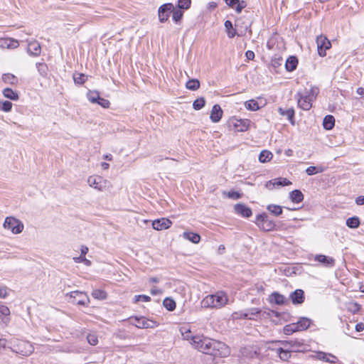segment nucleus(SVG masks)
Masks as SVG:
<instances>
[{
  "instance_id": "8",
  "label": "nucleus",
  "mask_w": 364,
  "mask_h": 364,
  "mask_svg": "<svg viewBox=\"0 0 364 364\" xmlns=\"http://www.w3.org/2000/svg\"><path fill=\"white\" fill-rule=\"evenodd\" d=\"M70 297V302L77 305H85L89 301L88 296L85 293L80 291H74L66 294Z\"/></svg>"
},
{
  "instance_id": "32",
  "label": "nucleus",
  "mask_w": 364,
  "mask_h": 364,
  "mask_svg": "<svg viewBox=\"0 0 364 364\" xmlns=\"http://www.w3.org/2000/svg\"><path fill=\"white\" fill-rule=\"evenodd\" d=\"M3 95L6 98L14 101L18 100L19 98L18 94L16 92H14L12 89L9 87L5 88L3 90Z\"/></svg>"
},
{
  "instance_id": "50",
  "label": "nucleus",
  "mask_w": 364,
  "mask_h": 364,
  "mask_svg": "<svg viewBox=\"0 0 364 364\" xmlns=\"http://www.w3.org/2000/svg\"><path fill=\"white\" fill-rule=\"evenodd\" d=\"M205 104V100L203 97L196 99L193 104V107L196 110L202 109Z\"/></svg>"
},
{
  "instance_id": "61",
  "label": "nucleus",
  "mask_w": 364,
  "mask_h": 364,
  "mask_svg": "<svg viewBox=\"0 0 364 364\" xmlns=\"http://www.w3.org/2000/svg\"><path fill=\"white\" fill-rule=\"evenodd\" d=\"M228 197L233 199H239L241 197V194L238 192L231 191L228 193Z\"/></svg>"
},
{
  "instance_id": "60",
  "label": "nucleus",
  "mask_w": 364,
  "mask_h": 364,
  "mask_svg": "<svg viewBox=\"0 0 364 364\" xmlns=\"http://www.w3.org/2000/svg\"><path fill=\"white\" fill-rule=\"evenodd\" d=\"M282 62V58H274L272 60V65L273 67L277 68L279 65H281Z\"/></svg>"
},
{
  "instance_id": "44",
  "label": "nucleus",
  "mask_w": 364,
  "mask_h": 364,
  "mask_svg": "<svg viewBox=\"0 0 364 364\" xmlns=\"http://www.w3.org/2000/svg\"><path fill=\"white\" fill-rule=\"evenodd\" d=\"M88 100L92 103H96L99 100L100 95L99 92L96 90H89L87 93Z\"/></svg>"
},
{
  "instance_id": "20",
  "label": "nucleus",
  "mask_w": 364,
  "mask_h": 364,
  "mask_svg": "<svg viewBox=\"0 0 364 364\" xmlns=\"http://www.w3.org/2000/svg\"><path fill=\"white\" fill-rule=\"evenodd\" d=\"M304 291L296 289L290 294V299L294 304H301L304 301Z\"/></svg>"
},
{
  "instance_id": "28",
  "label": "nucleus",
  "mask_w": 364,
  "mask_h": 364,
  "mask_svg": "<svg viewBox=\"0 0 364 364\" xmlns=\"http://www.w3.org/2000/svg\"><path fill=\"white\" fill-rule=\"evenodd\" d=\"M207 338L208 337H205L203 335H197L195 336L193 342H191V344L194 348L200 352V346L203 347V342H205V339Z\"/></svg>"
},
{
  "instance_id": "11",
  "label": "nucleus",
  "mask_w": 364,
  "mask_h": 364,
  "mask_svg": "<svg viewBox=\"0 0 364 364\" xmlns=\"http://www.w3.org/2000/svg\"><path fill=\"white\" fill-rule=\"evenodd\" d=\"M291 182L289 181L286 178H277L273 180L269 181L266 183L265 186L269 190H272L274 188H278L279 186H285L291 185Z\"/></svg>"
},
{
  "instance_id": "9",
  "label": "nucleus",
  "mask_w": 364,
  "mask_h": 364,
  "mask_svg": "<svg viewBox=\"0 0 364 364\" xmlns=\"http://www.w3.org/2000/svg\"><path fill=\"white\" fill-rule=\"evenodd\" d=\"M316 42L318 55L321 57L326 56V50L331 46L330 41L326 36L321 35L316 38Z\"/></svg>"
},
{
  "instance_id": "31",
  "label": "nucleus",
  "mask_w": 364,
  "mask_h": 364,
  "mask_svg": "<svg viewBox=\"0 0 364 364\" xmlns=\"http://www.w3.org/2000/svg\"><path fill=\"white\" fill-rule=\"evenodd\" d=\"M335 124V119L332 115H326L323 121V128L326 130H331Z\"/></svg>"
},
{
  "instance_id": "13",
  "label": "nucleus",
  "mask_w": 364,
  "mask_h": 364,
  "mask_svg": "<svg viewBox=\"0 0 364 364\" xmlns=\"http://www.w3.org/2000/svg\"><path fill=\"white\" fill-rule=\"evenodd\" d=\"M314 260L328 268L333 267L336 264V261L333 257L324 255H316L314 256Z\"/></svg>"
},
{
  "instance_id": "51",
  "label": "nucleus",
  "mask_w": 364,
  "mask_h": 364,
  "mask_svg": "<svg viewBox=\"0 0 364 364\" xmlns=\"http://www.w3.org/2000/svg\"><path fill=\"white\" fill-rule=\"evenodd\" d=\"M191 0H178L177 8L187 10L191 7Z\"/></svg>"
},
{
  "instance_id": "45",
  "label": "nucleus",
  "mask_w": 364,
  "mask_h": 364,
  "mask_svg": "<svg viewBox=\"0 0 364 364\" xmlns=\"http://www.w3.org/2000/svg\"><path fill=\"white\" fill-rule=\"evenodd\" d=\"M2 80L6 83L11 85L17 83V79L16 76L11 73L4 74L2 75Z\"/></svg>"
},
{
  "instance_id": "22",
  "label": "nucleus",
  "mask_w": 364,
  "mask_h": 364,
  "mask_svg": "<svg viewBox=\"0 0 364 364\" xmlns=\"http://www.w3.org/2000/svg\"><path fill=\"white\" fill-rule=\"evenodd\" d=\"M19 43L18 41L12 38H1L0 39V46L9 49H14L18 48Z\"/></svg>"
},
{
  "instance_id": "21",
  "label": "nucleus",
  "mask_w": 364,
  "mask_h": 364,
  "mask_svg": "<svg viewBox=\"0 0 364 364\" xmlns=\"http://www.w3.org/2000/svg\"><path fill=\"white\" fill-rule=\"evenodd\" d=\"M269 301L271 304H275L277 305H282L286 301V298L282 294L278 292H273L269 296Z\"/></svg>"
},
{
  "instance_id": "12",
  "label": "nucleus",
  "mask_w": 364,
  "mask_h": 364,
  "mask_svg": "<svg viewBox=\"0 0 364 364\" xmlns=\"http://www.w3.org/2000/svg\"><path fill=\"white\" fill-rule=\"evenodd\" d=\"M172 222L166 218H161L152 221V228L156 230H164L169 228Z\"/></svg>"
},
{
  "instance_id": "38",
  "label": "nucleus",
  "mask_w": 364,
  "mask_h": 364,
  "mask_svg": "<svg viewBox=\"0 0 364 364\" xmlns=\"http://www.w3.org/2000/svg\"><path fill=\"white\" fill-rule=\"evenodd\" d=\"M267 209L274 216H279L282 214V207L278 205H268Z\"/></svg>"
},
{
  "instance_id": "41",
  "label": "nucleus",
  "mask_w": 364,
  "mask_h": 364,
  "mask_svg": "<svg viewBox=\"0 0 364 364\" xmlns=\"http://www.w3.org/2000/svg\"><path fill=\"white\" fill-rule=\"evenodd\" d=\"M180 331L183 339L189 341L190 342H193L196 336L192 334L189 328L182 327Z\"/></svg>"
},
{
  "instance_id": "42",
  "label": "nucleus",
  "mask_w": 364,
  "mask_h": 364,
  "mask_svg": "<svg viewBox=\"0 0 364 364\" xmlns=\"http://www.w3.org/2000/svg\"><path fill=\"white\" fill-rule=\"evenodd\" d=\"M164 306L169 311H172L176 309V302L175 301L169 297H166L163 301Z\"/></svg>"
},
{
  "instance_id": "17",
  "label": "nucleus",
  "mask_w": 364,
  "mask_h": 364,
  "mask_svg": "<svg viewBox=\"0 0 364 364\" xmlns=\"http://www.w3.org/2000/svg\"><path fill=\"white\" fill-rule=\"evenodd\" d=\"M268 348L274 350L282 360H287L291 356V353L285 350L281 346H272L270 344Z\"/></svg>"
},
{
  "instance_id": "46",
  "label": "nucleus",
  "mask_w": 364,
  "mask_h": 364,
  "mask_svg": "<svg viewBox=\"0 0 364 364\" xmlns=\"http://www.w3.org/2000/svg\"><path fill=\"white\" fill-rule=\"evenodd\" d=\"M296 331H299V330L295 323L286 325L284 327V333L286 335H291Z\"/></svg>"
},
{
  "instance_id": "27",
  "label": "nucleus",
  "mask_w": 364,
  "mask_h": 364,
  "mask_svg": "<svg viewBox=\"0 0 364 364\" xmlns=\"http://www.w3.org/2000/svg\"><path fill=\"white\" fill-rule=\"evenodd\" d=\"M298 60L295 56L289 57L285 63V68L287 71L291 72L296 68Z\"/></svg>"
},
{
  "instance_id": "40",
  "label": "nucleus",
  "mask_w": 364,
  "mask_h": 364,
  "mask_svg": "<svg viewBox=\"0 0 364 364\" xmlns=\"http://www.w3.org/2000/svg\"><path fill=\"white\" fill-rule=\"evenodd\" d=\"M213 339H211L210 338L205 339V342H203V347L200 346V352L205 354H210V352H211V346L213 344Z\"/></svg>"
},
{
  "instance_id": "7",
  "label": "nucleus",
  "mask_w": 364,
  "mask_h": 364,
  "mask_svg": "<svg viewBox=\"0 0 364 364\" xmlns=\"http://www.w3.org/2000/svg\"><path fill=\"white\" fill-rule=\"evenodd\" d=\"M272 346H281L287 351L297 352L301 344L298 341H275L270 343Z\"/></svg>"
},
{
  "instance_id": "49",
  "label": "nucleus",
  "mask_w": 364,
  "mask_h": 364,
  "mask_svg": "<svg viewBox=\"0 0 364 364\" xmlns=\"http://www.w3.org/2000/svg\"><path fill=\"white\" fill-rule=\"evenodd\" d=\"M92 296L97 299H105L107 298V293L102 289H95L92 293Z\"/></svg>"
},
{
  "instance_id": "30",
  "label": "nucleus",
  "mask_w": 364,
  "mask_h": 364,
  "mask_svg": "<svg viewBox=\"0 0 364 364\" xmlns=\"http://www.w3.org/2000/svg\"><path fill=\"white\" fill-rule=\"evenodd\" d=\"M289 198L294 203H301L304 200V195L299 190H294L289 193Z\"/></svg>"
},
{
  "instance_id": "24",
  "label": "nucleus",
  "mask_w": 364,
  "mask_h": 364,
  "mask_svg": "<svg viewBox=\"0 0 364 364\" xmlns=\"http://www.w3.org/2000/svg\"><path fill=\"white\" fill-rule=\"evenodd\" d=\"M318 358L321 360L326 361L327 363L335 364L338 361V359L336 356L331 354L326 353L323 352H320L318 353Z\"/></svg>"
},
{
  "instance_id": "3",
  "label": "nucleus",
  "mask_w": 364,
  "mask_h": 364,
  "mask_svg": "<svg viewBox=\"0 0 364 364\" xmlns=\"http://www.w3.org/2000/svg\"><path fill=\"white\" fill-rule=\"evenodd\" d=\"M256 225L264 231H272L275 229L276 225L271 220L266 213H262L256 216Z\"/></svg>"
},
{
  "instance_id": "53",
  "label": "nucleus",
  "mask_w": 364,
  "mask_h": 364,
  "mask_svg": "<svg viewBox=\"0 0 364 364\" xmlns=\"http://www.w3.org/2000/svg\"><path fill=\"white\" fill-rule=\"evenodd\" d=\"M322 171V168H318L317 167L313 166H309L306 169V173L309 176H312L316 173H321Z\"/></svg>"
},
{
  "instance_id": "34",
  "label": "nucleus",
  "mask_w": 364,
  "mask_h": 364,
  "mask_svg": "<svg viewBox=\"0 0 364 364\" xmlns=\"http://www.w3.org/2000/svg\"><path fill=\"white\" fill-rule=\"evenodd\" d=\"M261 310L259 309L251 308L246 310V315H245V317H247V319L254 320L259 316Z\"/></svg>"
},
{
  "instance_id": "5",
  "label": "nucleus",
  "mask_w": 364,
  "mask_h": 364,
  "mask_svg": "<svg viewBox=\"0 0 364 364\" xmlns=\"http://www.w3.org/2000/svg\"><path fill=\"white\" fill-rule=\"evenodd\" d=\"M87 183L90 187L103 191L109 186V182L100 176H90L87 179Z\"/></svg>"
},
{
  "instance_id": "37",
  "label": "nucleus",
  "mask_w": 364,
  "mask_h": 364,
  "mask_svg": "<svg viewBox=\"0 0 364 364\" xmlns=\"http://www.w3.org/2000/svg\"><path fill=\"white\" fill-rule=\"evenodd\" d=\"M246 109L251 111H257L262 107L255 100H250L245 103Z\"/></svg>"
},
{
  "instance_id": "14",
  "label": "nucleus",
  "mask_w": 364,
  "mask_h": 364,
  "mask_svg": "<svg viewBox=\"0 0 364 364\" xmlns=\"http://www.w3.org/2000/svg\"><path fill=\"white\" fill-rule=\"evenodd\" d=\"M132 324L139 328H153L154 322L145 317H135L133 318Z\"/></svg>"
},
{
  "instance_id": "58",
  "label": "nucleus",
  "mask_w": 364,
  "mask_h": 364,
  "mask_svg": "<svg viewBox=\"0 0 364 364\" xmlns=\"http://www.w3.org/2000/svg\"><path fill=\"white\" fill-rule=\"evenodd\" d=\"M247 6V4L245 1H238V3H237L236 4V7H235V11L237 14H240L242 10L245 8Z\"/></svg>"
},
{
  "instance_id": "4",
  "label": "nucleus",
  "mask_w": 364,
  "mask_h": 364,
  "mask_svg": "<svg viewBox=\"0 0 364 364\" xmlns=\"http://www.w3.org/2000/svg\"><path fill=\"white\" fill-rule=\"evenodd\" d=\"M3 226L14 235L21 233L24 228V225L21 220L11 216L6 218Z\"/></svg>"
},
{
  "instance_id": "29",
  "label": "nucleus",
  "mask_w": 364,
  "mask_h": 364,
  "mask_svg": "<svg viewBox=\"0 0 364 364\" xmlns=\"http://www.w3.org/2000/svg\"><path fill=\"white\" fill-rule=\"evenodd\" d=\"M279 114L282 116H286L289 122L294 124V110L292 108L288 109H284L281 107L278 109Z\"/></svg>"
},
{
  "instance_id": "16",
  "label": "nucleus",
  "mask_w": 364,
  "mask_h": 364,
  "mask_svg": "<svg viewBox=\"0 0 364 364\" xmlns=\"http://www.w3.org/2000/svg\"><path fill=\"white\" fill-rule=\"evenodd\" d=\"M235 212L245 218L252 215V210L245 204L238 203L234 206Z\"/></svg>"
},
{
  "instance_id": "1",
  "label": "nucleus",
  "mask_w": 364,
  "mask_h": 364,
  "mask_svg": "<svg viewBox=\"0 0 364 364\" xmlns=\"http://www.w3.org/2000/svg\"><path fill=\"white\" fill-rule=\"evenodd\" d=\"M318 93V89L315 87L298 92L295 95V97L297 100L299 107L303 110H309L311 108L312 102L316 99Z\"/></svg>"
},
{
  "instance_id": "54",
  "label": "nucleus",
  "mask_w": 364,
  "mask_h": 364,
  "mask_svg": "<svg viewBox=\"0 0 364 364\" xmlns=\"http://www.w3.org/2000/svg\"><path fill=\"white\" fill-rule=\"evenodd\" d=\"M134 302L138 301H143V302H148L151 301V297L146 295H136L134 296Z\"/></svg>"
},
{
  "instance_id": "10",
  "label": "nucleus",
  "mask_w": 364,
  "mask_h": 364,
  "mask_svg": "<svg viewBox=\"0 0 364 364\" xmlns=\"http://www.w3.org/2000/svg\"><path fill=\"white\" fill-rule=\"evenodd\" d=\"M173 9V5L171 3L164 4L159 8L158 16L161 23H164L168 21Z\"/></svg>"
},
{
  "instance_id": "57",
  "label": "nucleus",
  "mask_w": 364,
  "mask_h": 364,
  "mask_svg": "<svg viewBox=\"0 0 364 364\" xmlns=\"http://www.w3.org/2000/svg\"><path fill=\"white\" fill-rule=\"evenodd\" d=\"M96 103L98 104L99 105H100L103 108H108L110 105V102L109 100H107L105 98H102L101 97H100L99 100H97V102Z\"/></svg>"
},
{
  "instance_id": "52",
  "label": "nucleus",
  "mask_w": 364,
  "mask_h": 364,
  "mask_svg": "<svg viewBox=\"0 0 364 364\" xmlns=\"http://www.w3.org/2000/svg\"><path fill=\"white\" fill-rule=\"evenodd\" d=\"M12 108V103L9 101H4L2 102H0V109L8 112L11 110Z\"/></svg>"
},
{
  "instance_id": "43",
  "label": "nucleus",
  "mask_w": 364,
  "mask_h": 364,
  "mask_svg": "<svg viewBox=\"0 0 364 364\" xmlns=\"http://www.w3.org/2000/svg\"><path fill=\"white\" fill-rule=\"evenodd\" d=\"M186 87L190 90H197L200 87V82L197 79L189 80L186 84Z\"/></svg>"
},
{
  "instance_id": "35",
  "label": "nucleus",
  "mask_w": 364,
  "mask_h": 364,
  "mask_svg": "<svg viewBox=\"0 0 364 364\" xmlns=\"http://www.w3.org/2000/svg\"><path fill=\"white\" fill-rule=\"evenodd\" d=\"M299 331L307 329L311 324V320L307 318H301L298 322L295 323Z\"/></svg>"
},
{
  "instance_id": "39",
  "label": "nucleus",
  "mask_w": 364,
  "mask_h": 364,
  "mask_svg": "<svg viewBox=\"0 0 364 364\" xmlns=\"http://www.w3.org/2000/svg\"><path fill=\"white\" fill-rule=\"evenodd\" d=\"M273 157V154L272 152L267 150H263L261 151L259 156V161L261 163H266L269 161Z\"/></svg>"
},
{
  "instance_id": "55",
  "label": "nucleus",
  "mask_w": 364,
  "mask_h": 364,
  "mask_svg": "<svg viewBox=\"0 0 364 364\" xmlns=\"http://www.w3.org/2000/svg\"><path fill=\"white\" fill-rule=\"evenodd\" d=\"M87 339L88 343L92 346H95L98 343L97 336L95 334H88Z\"/></svg>"
},
{
  "instance_id": "18",
  "label": "nucleus",
  "mask_w": 364,
  "mask_h": 364,
  "mask_svg": "<svg viewBox=\"0 0 364 364\" xmlns=\"http://www.w3.org/2000/svg\"><path fill=\"white\" fill-rule=\"evenodd\" d=\"M28 53L33 56H38L41 52V47L37 41H33L28 43Z\"/></svg>"
},
{
  "instance_id": "2",
  "label": "nucleus",
  "mask_w": 364,
  "mask_h": 364,
  "mask_svg": "<svg viewBox=\"0 0 364 364\" xmlns=\"http://www.w3.org/2000/svg\"><path fill=\"white\" fill-rule=\"evenodd\" d=\"M11 350L22 356H28L33 353L34 347L29 341L19 339H12L11 341Z\"/></svg>"
},
{
  "instance_id": "6",
  "label": "nucleus",
  "mask_w": 364,
  "mask_h": 364,
  "mask_svg": "<svg viewBox=\"0 0 364 364\" xmlns=\"http://www.w3.org/2000/svg\"><path fill=\"white\" fill-rule=\"evenodd\" d=\"M230 354L229 347L223 342L213 339L210 355L214 356L226 357Z\"/></svg>"
},
{
  "instance_id": "47",
  "label": "nucleus",
  "mask_w": 364,
  "mask_h": 364,
  "mask_svg": "<svg viewBox=\"0 0 364 364\" xmlns=\"http://www.w3.org/2000/svg\"><path fill=\"white\" fill-rule=\"evenodd\" d=\"M36 67H37L38 73H40V75L41 76L46 77L48 75V66H47V65L46 63H38L36 64Z\"/></svg>"
},
{
  "instance_id": "63",
  "label": "nucleus",
  "mask_w": 364,
  "mask_h": 364,
  "mask_svg": "<svg viewBox=\"0 0 364 364\" xmlns=\"http://www.w3.org/2000/svg\"><path fill=\"white\" fill-rule=\"evenodd\" d=\"M8 295L7 288L4 287L0 288V298H6Z\"/></svg>"
},
{
  "instance_id": "26",
  "label": "nucleus",
  "mask_w": 364,
  "mask_h": 364,
  "mask_svg": "<svg viewBox=\"0 0 364 364\" xmlns=\"http://www.w3.org/2000/svg\"><path fill=\"white\" fill-rule=\"evenodd\" d=\"M183 237L186 240L191 241L194 244H198L200 241V236L198 233L193 232H184L183 233Z\"/></svg>"
},
{
  "instance_id": "59",
  "label": "nucleus",
  "mask_w": 364,
  "mask_h": 364,
  "mask_svg": "<svg viewBox=\"0 0 364 364\" xmlns=\"http://www.w3.org/2000/svg\"><path fill=\"white\" fill-rule=\"evenodd\" d=\"M0 313L4 316H9L10 314V310L6 306L0 305Z\"/></svg>"
},
{
  "instance_id": "48",
  "label": "nucleus",
  "mask_w": 364,
  "mask_h": 364,
  "mask_svg": "<svg viewBox=\"0 0 364 364\" xmlns=\"http://www.w3.org/2000/svg\"><path fill=\"white\" fill-rule=\"evenodd\" d=\"M73 80L75 83L82 85L87 80V76L82 73H75L73 75Z\"/></svg>"
},
{
  "instance_id": "36",
  "label": "nucleus",
  "mask_w": 364,
  "mask_h": 364,
  "mask_svg": "<svg viewBox=\"0 0 364 364\" xmlns=\"http://www.w3.org/2000/svg\"><path fill=\"white\" fill-rule=\"evenodd\" d=\"M171 14H172V18H173V21L176 23H178L183 16V11L177 8V7H175L173 6V11H171Z\"/></svg>"
},
{
  "instance_id": "25",
  "label": "nucleus",
  "mask_w": 364,
  "mask_h": 364,
  "mask_svg": "<svg viewBox=\"0 0 364 364\" xmlns=\"http://www.w3.org/2000/svg\"><path fill=\"white\" fill-rule=\"evenodd\" d=\"M201 307L205 309H215V303H214V297L213 294H210L204 297L201 302Z\"/></svg>"
},
{
  "instance_id": "19",
  "label": "nucleus",
  "mask_w": 364,
  "mask_h": 364,
  "mask_svg": "<svg viewBox=\"0 0 364 364\" xmlns=\"http://www.w3.org/2000/svg\"><path fill=\"white\" fill-rule=\"evenodd\" d=\"M223 116V110L219 105H215L211 110L210 118L214 123L218 122Z\"/></svg>"
},
{
  "instance_id": "62",
  "label": "nucleus",
  "mask_w": 364,
  "mask_h": 364,
  "mask_svg": "<svg viewBox=\"0 0 364 364\" xmlns=\"http://www.w3.org/2000/svg\"><path fill=\"white\" fill-rule=\"evenodd\" d=\"M150 291L152 295H159L163 293V291L156 287H152Z\"/></svg>"
},
{
  "instance_id": "64",
  "label": "nucleus",
  "mask_w": 364,
  "mask_h": 364,
  "mask_svg": "<svg viewBox=\"0 0 364 364\" xmlns=\"http://www.w3.org/2000/svg\"><path fill=\"white\" fill-rule=\"evenodd\" d=\"M355 203L358 205H364V196H360L356 198Z\"/></svg>"
},
{
  "instance_id": "15",
  "label": "nucleus",
  "mask_w": 364,
  "mask_h": 364,
  "mask_svg": "<svg viewBox=\"0 0 364 364\" xmlns=\"http://www.w3.org/2000/svg\"><path fill=\"white\" fill-rule=\"evenodd\" d=\"M213 296L214 297L215 309L223 307L228 301L227 295L223 291H218L213 294Z\"/></svg>"
},
{
  "instance_id": "56",
  "label": "nucleus",
  "mask_w": 364,
  "mask_h": 364,
  "mask_svg": "<svg viewBox=\"0 0 364 364\" xmlns=\"http://www.w3.org/2000/svg\"><path fill=\"white\" fill-rule=\"evenodd\" d=\"M245 315H246V310L232 313V318L233 319H242V318L247 319V317H245Z\"/></svg>"
},
{
  "instance_id": "33",
  "label": "nucleus",
  "mask_w": 364,
  "mask_h": 364,
  "mask_svg": "<svg viewBox=\"0 0 364 364\" xmlns=\"http://www.w3.org/2000/svg\"><path fill=\"white\" fill-rule=\"evenodd\" d=\"M346 225L352 229L358 228L360 225V219L358 216H353L346 220Z\"/></svg>"
},
{
  "instance_id": "23",
  "label": "nucleus",
  "mask_w": 364,
  "mask_h": 364,
  "mask_svg": "<svg viewBox=\"0 0 364 364\" xmlns=\"http://www.w3.org/2000/svg\"><path fill=\"white\" fill-rule=\"evenodd\" d=\"M233 124L237 132H245L248 129L250 121L247 119H235Z\"/></svg>"
}]
</instances>
